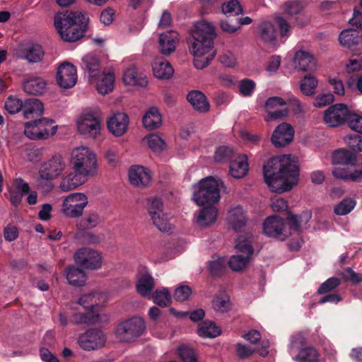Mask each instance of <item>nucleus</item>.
I'll use <instances>...</instances> for the list:
<instances>
[{
  "instance_id": "nucleus-36",
  "label": "nucleus",
  "mask_w": 362,
  "mask_h": 362,
  "mask_svg": "<svg viewBox=\"0 0 362 362\" xmlns=\"http://www.w3.org/2000/svg\"><path fill=\"white\" fill-rule=\"evenodd\" d=\"M66 277L69 284L76 286H83L86 281V276L82 268L74 266H69L66 269Z\"/></svg>"
},
{
  "instance_id": "nucleus-41",
  "label": "nucleus",
  "mask_w": 362,
  "mask_h": 362,
  "mask_svg": "<svg viewBox=\"0 0 362 362\" xmlns=\"http://www.w3.org/2000/svg\"><path fill=\"white\" fill-rule=\"evenodd\" d=\"M197 334L203 338H214L220 335L221 329L214 322L206 320L199 326Z\"/></svg>"
},
{
  "instance_id": "nucleus-33",
  "label": "nucleus",
  "mask_w": 362,
  "mask_h": 362,
  "mask_svg": "<svg viewBox=\"0 0 362 362\" xmlns=\"http://www.w3.org/2000/svg\"><path fill=\"white\" fill-rule=\"evenodd\" d=\"M187 99L192 107L199 112H206L209 109V104L206 96L199 90H192L187 95Z\"/></svg>"
},
{
  "instance_id": "nucleus-16",
  "label": "nucleus",
  "mask_w": 362,
  "mask_h": 362,
  "mask_svg": "<svg viewBox=\"0 0 362 362\" xmlns=\"http://www.w3.org/2000/svg\"><path fill=\"white\" fill-rule=\"evenodd\" d=\"M57 81L64 88L73 87L77 81L76 68L69 62H64L59 66L57 73Z\"/></svg>"
},
{
  "instance_id": "nucleus-58",
  "label": "nucleus",
  "mask_w": 362,
  "mask_h": 362,
  "mask_svg": "<svg viewBox=\"0 0 362 362\" xmlns=\"http://www.w3.org/2000/svg\"><path fill=\"white\" fill-rule=\"evenodd\" d=\"M212 303L213 308L216 312L225 313L230 309V300L226 296H217Z\"/></svg>"
},
{
  "instance_id": "nucleus-12",
  "label": "nucleus",
  "mask_w": 362,
  "mask_h": 362,
  "mask_svg": "<svg viewBox=\"0 0 362 362\" xmlns=\"http://www.w3.org/2000/svg\"><path fill=\"white\" fill-rule=\"evenodd\" d=\"M74 259L76 263L82 269H98L101 267V256L97 251L90 248L78 250L74 255Z\"/></svg>"
},
{
  "instance_id": "nucleus-47",
  "label": "nucleus",
  "mask_w": 362,
  "mask_h": 362,
  "mask_svg": "<svg viewBox=\"0 0 362 362\" xmlns=\"http://www.w3.org/2000/svg\"><path fill=\"white\" fill-rule=\"evenodd\" d=\"M236 157L233 148L222 146L218 147L215 152V160L218 163H230Z\"/></svg>"
},
{
  "instance_id": "nucleus-57",
  "label": "nucleus",
  "mask_w": 362,
  "mask_h": 362,
  "mask_svg": "<svg viewBox=\"0 0 362 362\" xmlns=\"http://www.w3.org/2000/svg\"><path fill=\"white\" fill-rule=\"evenodd\" d=\"M303 11V6L299 1H288L285 4V13L290 20Z\"/></svg>"
},
{
  "instance_id": "nucleus-48",
  "label": "nucleus",
  "mask_w": 362,
  "mask_h": 362,
  "mask_svg": "<svg viewBox=\"0 0 362 362\" xmlns=\"http://www.w3.org/2000/svg\"><path fill=\"white\" fill-rule=\"evenodd\" d=\"M356 202L353 198H344L334 209V213L338 216L349 214L356 206Z\"/></svg>"
},
{
  "instance_id": "nucleus-60",
  "label": "nucleus",
  "mask_w": 362,
  "mask_h": 362,
  "mask_svg": "<svg viewBox=\"0 0 362 362\" xmlns=\"http://www.w3.org/2000/svg\"><path fill=\"white\" fill-rule=\"evenodd\" d=\"M347 124L349 127L358 133L362 134V117L351 111Z\"/></svg>"
},
{
  "instance_id": "nucleus-6",
  "label": "nucleus",
  "mask_w": 362,
  "mask_h": 362,
  "mask_svg": "<svg viewBox=\"0 0 362 362\" xmlns=\"http://www.w3.org/2000/svg\"><path fill=\"white\" fill-rule=\"evenodd\" d=\"M349 23L361 30L350 28L341 31L339 41L342 46L352 51L360 50L362 49V15L360 11L354 10L353 18L349 20Z\"/></svg>"
},
{
  "instance_id": "nucleus-34",
  "label": "nucleus",
  "mask_w": 362,
  "mask_h": 362,
  "mask_svg": "<svg viewBox=\"0 0 362 362\" xmlns=\"http://www.w3.org/2000/svg\"><path fill=\"white\" fill-rule=\"evenodd\" d=\"M155 287L154 279L148 273L143 274L138 279L136 291L142 296H150Z\"/></svg>"
},
{
  "instance_id": "nucleus-30",
  "label": "nucleus",
  "mask_w": 362,
  "mask_h": 362,
  "mask_svg": "<svg viewBox=\"0 0 362 362\" xmlns=\"http://www.w3.org/2000/svg\"><path fill=\"white\" fill-rule=\"evenodd\" d=\"M153 75L159 79H168L174 72L171 64L163 59H156L152 64Z\"/></svg>"
},
{
  "instance_id": "nucleus-14",
  "label": "nucleus",
  "mask_w": 362,
  "mask_h": 362,
  "mask_svg": "<svg viewBox=\"0 0 362 362\" xmlns=\"http://www.w3.org/2000/svg\"><path fill=\"white\" fill-rule=\"evenodd\" d=\"M263 233L269 238L284 240L287 238L285 233L284 219L277 215L269 216L263 223Z\"/></svg>"
},
{
  "instance_id": "nucleus-59",
  "label": "nucleus",
  "mask_w": 362,
  "mask_h": 362,
  "mask_svg": "<svg viewBox=\"0 0 362 362\" xmlns=\"http://www.w3.org/2000/svg\"><path fill=\"white\" fill-rule=\"evenodd\" d=\"M255 86L256 84L253 80L244 78L240 82L239 91L242 95L248 97L252 94Z\"/></svg>"
},
{
  "instance_id": "nucleus-27",
  "label": "nucleus",
  "mask_w": 362,
  "mask_h": 362,
  "mask_svg": "<svg viewBox=\"0 0 362 362\" xmlns=\"http://www.w3.org/2000/svg\"><path fill=\"white\" fill-rule=\"evenodd\" d=\"M178 34L175 31L168 30L159 37V49L164 55H169L175 49V43Z\"/></svg>"
},
{
  "instance_id": "nucleus-25",
  "label": "nucleus",
  "mask_w": 362,
  "mask_h": 362,
  "mask_svg": "<svg viewBox=\"0 0 362 362\" xmlns=\"http://www.w3.org/2000/svg\"><path fill=\"white\" fill-rule=\"evenodd\" d=\"M247 157L245 154L236 156L229 165L230 175L236 179L245 177L248 171Z\"/></svg>"
},
{
  "instance_id": "nucleus-39",
  "label": "nucleus",
  "mask_w": 362,
  "mask_h": 362,
  "mask_svg": "<svg viewBox=\"0 0 362 362\" xmlns=\"http://www.w3.org/2000/svg\"><path fill=\"white\" fill-rule=\"evenodd\" d=\"M23 58L30 63L40 62L45 55L42 47L38 44L28 45L23 49Z\"/></svg>"
},
{
  "instance_id": "nucleus-42",
  "label": "nucleus",
  "mask_w": 362,
  "mask_h": 362,
  "mask_svg": "<svg viewBox=\"0 0 362 362\" xmlns=\"http://www.w3.org/2000/svg\"><path fill=\"white\" fill-rule=\"evenodd\" d=\"M293 359L296 362H318L319 354L315 348L306 346L293 356Z\"/></svg>"
},
{
  "instance_id": "nucleus-32",
  "label": "nucleus",
  "mask_w": 362,
  "mask_h": 362,
  "mask_svg": "<svg viewBox=\"0 0 362 362\" xmlns=\"http://www.w3.org/2000/svg\"><path fill=\"white\" fill-rule=\"evenodd\" d=\"M294 61L298 63L299 69L303 71H313L315 69V59L307 52H297L294 57Z\"/></svg>"
},
{
  "instance_id": "nucleus-8",
  "label": "nucleus",
  "mask_w": 362,
  "mask_h": 362,
  "mask_svg": "<svg viewBox=\"0 0 362 362\" xmlns=\"http://www.w3.org/2000/svg\"><path fill=\"white\" fill-rule=\"evenodd\" d=\"M147 210L153 224L160 231L168 232L171 227L168 216L163 213V203L157 197H150L147 199Z\"/></svg>"
},
{
  "instance_id": "nucleus-9",
  "label": "nucleus",
  "mask_w": 362,
  "mask_h": 362,
  "mask_svg": "<svg viewBox=\"0 0 362 362\" xmlns=\"http://www.w3.org/2000/svg\"><path fill=\"white\" fill-rule=\"evenodd\" d=\"M351 111L344 103L332 105L325 111L323 120L329 127L337 128L347 124Z\"/></svg>"
},
{
  "instance_id": "nucleus-61",
  "label": "nucleus",
  "mask_w": 362,
  "mask_h": 362,
  "mask_svg": "<svg viewBox=\"0 0 362 362\" xmlns=\"http://www.w3.org/2000/svg\"><path fill=\"white\" fill-rule=\"evenodd\" d=\"M346 142L349 147L355 152H362V136L358 134H350Z\"/></svg>"
},
{
  "instance_id": "nucleus-22",
  "label": "nucleus",
  "mask_w": 362,
  "mask_h": 362,
  "mask_svg": "<svg viewBox=\"0 0 362 362\" xmlns=\"http://www.w3.org/2000/svg\"><path fill=\"white\" fill-rule=\"evenodd\" d=\"M107 296L102 292H93L81 296L78 303L86 310L97 311L95 308L105 305Z\"/></svg>"
},
{
  "instance_id": "nucleus-40",
  "label": "nucleus",
  "mask_w": 362,
  "mask_h": 362,
  "mask_svg": "<svg viewBox=\"0 0 362 362\" xmlns=\"http://www.w3.org/2000/svg\"><path fill=\"white\" fill-rule=\"evenodd\" d=\"M217 214V210L214 206L204 207L199 211L197 222L202 226H209L216 221Z\"/></svg>"
},
{
  "instance_id": "nucleus-24",
  "label": "nucleus",
  "mask_w": 362,
  "mask_h": 362,
  "mask_svg": "<svg viewBox=\"0 0 362 362\" xmlns=\"http://www.w3.org/2000/svg\"><path fill=\"white\" fill-rule=\"evenodd\" d=\"M131 184L136 186H146L151 180L149 170L141 165L132 166L129 170Z\"/></svg>"
},
{
  "instance_id": "nucleus-50",
  "label": "nucleus",
  "mask_w": 362,
  "mask_h": 362,
  "mask_svg": "<svg viewBox=\"0 0 362 362\" xmlns=\"http://www.w3.org/2000/svg\"><path fill=\"white\" fill-rule=\"evenodd\" d=\"M306 344V339L302 334H296L291 337L290 344L288 345V352L293 357L296 353L299 352L301 349H304Z\"/></svg>"
},
{
  "instance_id": "nucleus-38",
  "label": "nucleus",
  "mask_w": 362,
  "mask_h": 362,
  "mask_svg": "<svg viewBox=\"0 0 362 362\" xmlns=\"http://www.w3.org/2000/svg\"><path fill=\"white\" fill-rule=\"evenodd\" d=\"M24 91L30 95H41L46 88V83L42 78H33L23 83Z\"/></svg>"
},
{
  "instance_id": "nucleus-18",
  "label": "nucleus",
  "mask_w": 362,
  "mask_h": 362,
  "mask_svg": "<svg viewBox=\"0 0 362 362\" xmlns=\"http://www.w3.org/2000/svg\"><path fill=\"white\" fill-rule=\"evenodd\" d=\"M80 134L95 138L100 132V121L92 114H85L77 124Z\"/></svg>"
},
{
  "instance_id": "nucleus-46",
  "label": "nucleus",
  "mask_w": 362,
  "mask_h": 362,
  "mask_svg": "<svg viewBox=\"0 0 362 362\" xmlns=\"http://www.w3.org/2000/svg\"><path fill=\"white\" fill-rule=\"evenodd\" d=\"M259 34L264 42H273L276 38V30L270 22H262L259 25Z\"/></svg>"
},
{
  "instance_id": "nucleus-45",
  "label": "nucleus",
  "mask_w": 362,
  "mask_h": 362,
  "mask_svg": "<svg viewBox=\"0 0 362 362\" xmlns=\"http://www.w3.org/2000/svg\"><path fill=\"white\" fill-rule=\"evenodd\" d=\"M318 84L317 80L310 74L305 75L300 81L301 92L307 96L313 95Z\"/></svg>"
},
{
  "instance_id": "nucleus-54",
  "label": "nucleus",
  "mask_w": 362,
  "mask_h": 362,
  "mask_svg": "<svg viewBox=\"0 0 362 362\" xmlns=\"http://www.w3.org/2000/svg\"><path fill=\"white\" fill-rule=\"evenodd\" d=\"M221 8L224 14L229 16H237L243 12V8L238 0H230L223 4Z\"/></svg>"
},
{
  "instance_id": "nucleus-63",
  "label": "nucleus",
  "mask_w": 362,
  "mask_h": 362,
  "mask_svg": "<svg viewBox=\"0 0 362 362\" xmlns=\"http://www.w3.org/2000/svg\"><path fill=\"white\" fill-rule=\"evenodd\" d=\"M179 356L183 362H197L194 350L182 345L178 349Z\"/></svg>"
},
{
  "instance_id": "nucleus-35",
  "label": "nucleus",
  "mask_w": 362,
  "mask_h": 362,
  "mask_svg": "<svg viewBox=\"0 0 362 362\" xmlns=\"http://www.w3.org/2000/svg\"><path fill=\"white\" fill-rule=\"evenodd\" d=\"M99 320V315L97 311L86 310L78 311L74 313L71 317V322L75 325L95 324Z\"/></svg>"
},
{
  "instance_id": "nucleus-7",
  "label": "nucleus",
  "mask_w": 362,
  "mask_h": 362,
  "mask_svg": "<svg viewBox=\"0 0 362 362\" xmlns=\"http://www.w3.org/2000/svg\"><path fill=\"white\" fill-rule=\"evenodd\" d=\"M54 121L46 117L34 119L25 123V135L30 139H46L54 135L58 126Z\"/></svg>"
},
{
  "instance_id": "nucleus-29",
  "label": "nucleus",
  "mask_w": 362,
  "mask_h": 362,
  "mask_svg": "<svg viewBox=\"0 0 362 362\" xmlns=\"http://www.w3.org/2000/svg\"><path fill=\"white\" fill-rule=\"evenodd\" d=\"M123 81L125 84L146 87L148 85L146 76L138 73L135 66L129 67L123 75Z\"/></svg>"
},
{
  "instance_id": "nucleus-62",
  "label": "nucleus",
  "mask_w": 362,
  "mask_h": 362,
  "mask_svg": "<svg viewBox=\"0 0 362 362\" xmlns=\"http://www.w3.org/2000/svg\"><path fill=\"white\" fill-rule=\"evenodd\" d=\"M179 356L183 362H197L194 350L182 345L178 349Z\"/></svg>"
},
{
  "instance_id": "nucleus-28",
  "label": "nucleus",
  "mask_w": 362,
  "mask_h": 362,
  "mask_svg": "<svg viewBox=\"0 0 362 362\" xmlns=\"http://www.w3.org/2000/svg\"><path fill=\"white\" fill-rule=\"evenodd\" d=\"M95 83V88L98 92L101 95H106L112 92L115 83V75L113 73H105V71L100 74V77H97L95 81H90Z\"/></svg>"
},
{
  "instance_id": "nucleus-15",
  "label": "nucleus",
  "mask_w": 362,
  "mask_h": 362,
  "mask_svg": "<svg viewBox=\"0 0 362 362\" xmlns=\"http://www.w3.org/2000/svg\"><path fill=\"white\" fill-rule=\"evenodd\" d=\"M105 337L103 332L98 329H90L78 337V343L85 351L98 349L104 346Z\"/></svg>"
},
{
  "instance_id": "nucleus-2",
  "label": "nucleus",
  "mask_w": 362,
  "mask_h": 362,
  "mask_svg": "<svg viewBox=\"0 0 362 362\" xmlns=\"http://www.w3.org/2000/svg\"><path fill=\"white\" fill-rule=\"evenodd\" d=\"M188 41L189 52L194 55L197 69L207 66L216 55L214 39L216 37L214 26L204 21L197 22Z\"/></svg>"
},
{
  "instance_id": "nucleus-56",
  "label": "nucleus",
  "mask_w": 362,
  "mask_h": 362,
  "mask_svg": "<svg viewBox=\"0 0 362 362\" xmlns=\"http://www.w3.org/2000/svg\"><path fill=\"white\" fill-rule=\"evenodd\" d=\"M148 147L156 153H160L163 151L165 142L157 134H150L146 137Z\"/></svg>"
},
{
  "instance_id": "nucleus-55",
  "label": "nucleus",
  "mask_w": 362,
  "mask_h": 362,
  "mask_svg": "<svg viewBox=\"0 0 362 362\" xmlns=\"http://www.w3.org/2000/svg\"><path fill=\"white\" fill-rule=\"evenodd\" d=\"M341 284V280L337 277H331L323 282L317 289L319 294L331 292Z\"/></svg>"
},
{
  "instance_id": "nucleus-19",
  "label": "nucleus",
  "mask_w": 362,
  "mask_h": 362,
  "mask_svg": "<svg viewBox=\"0 0 362 362\" xmlns=\"http://www.w3.org/2000/svg\"><path fill=\"white\" fill-rule=\"evenodd\" d=\"M81 68L88 73L89 81H95L104 72L99 57L93 53L87 54L82 58Z\"/></svg>"
},
{
  "instance_id": "nucleus-43",
  "label": "nucleus",
  "mask_w": 362,
  "mask_h": 362,
  "mask_svg": "<svg viewBox=\"0 0 362 362\" xmlns=\"http://www.w3.org/2000/svg\"><path fill=\"white\" fill-rule=\"evenodd\" d=\"M252 237L249 235H240L235 241L236 250L246 256L252 257L254 249L252 245Z\"/></svg>"
},
{
  "instance_id": "nucleus-17",
  "label": "nucleus",
  "mask_w": 362,
  "mask_h": 362,
  "mask_svg": "<svg viewBox=\"0 0 362 362\" xmlns=\"http://www.w3.org/2000/svg\"><path fill=\"white\" fill-rule=\"evenodd\" d=\"M294 132L291 124L283 122L274 129L271 137L272 142L275 147H284L293 140Z\"/></svg>"
},
{
  "instance_id": "nucleus-51",
  "label": "nucleus",
  "mask_w": 362,
  "mask_h": 362,
  "mask_svg": "<svg viewBox=\"0 0 362 362\" xmlns=\"http://www.w3.org/2000/svg\"><path fill=\"white\" fill-rule=\"evenodd\" d=\"M250 258L249 256H243L242 255H233L230 258L228 265L233 271H241L247 265Z\"/></svg>"
},
{
  "instance_id": "nucleus-4",
  "label": "nucleus",
  "mask_w": 362,
  "mask_h": 362,
  "mask_svg": "<svg viewBox=\"0 0 362 362\" xmlns=\"http://www.w3.org/2000/svg\"><path fill=\"white\" fill-rule=\"evenodd\" d=\"M70 163L75 173L86 178L88 175H93L98 167L95 154L88 148L83 146L72 151Z\"/></svg>"
},
{
  "instance_id": "nucleus-49",
  "label": "nucleus",
  "mask_w": 362,
  "mask_h": 362,
  "mask_svg": "<svg viewBox=\"0 0 362 362\" xmlns=\"http://www.w3.org/2000/svg\"><path fill=\"white\" fill-rule=\"evenodd\" d=\"M99 223V216L96 212H90L82 218L77 223V228L86 230L95 228Z\"/></svg>"
},
{
  "instance_id": "nucleus-13",
  "label": "nucleus",
  "mask_w": 362,
  "mask_h": 362,
  "mask_svg": "<svg viewBox=\"0 0 362 362\" xmlns=\"http://www.w3.org/2000/svg\"><path fill=\"white\" fill-rule=\"evenodd\" d=\"M66 167L65 161L59 154H54L49 160L45 162L40 170V178L52 180L62 174Z\"/></svg>"
},
{
  "instance_id": "nucleus-52",
  "label": "nucleus",
  "mask_w": 362,
  "mask_h": 362,
  "mask_svg": "<svg viewBox=\"0 0 362 362\" xmlns=\"http://www.w3.org/2000/svg\"><path fill=\"white\" fill-rule=\"evenodd\" d=\"M153 299L154 303L163 308L171 302L170 293L166 288L157 289L153 294Z\"/></svg>"
},
{
  "instance_id": "nucleus-64",
  "label": "nucleus",
  "mask_w": 362,
  "mask_h": 362,
  "mask_svg": "<svg viewBox=\"0 0 362 362\" xmlns=\"http://www.w3.org/2000/svg\"><path fill=\"white\" fill-rule=\"evenodd\" d=\"M342 276L346 281H350L354 284L362 282V273H356L351 267L346 268L342 272Z\"/></svg>"
},
{
  "instance_id": "nucleus-1",
  "label": "nucleus",
  "mask_w": 362,
  "mask_h": 362,
  "mask_svg": "<svg viewBox=\"0 0 362 362\" xmlns=\"http://www.w3.org/2000/svg\"><path fill=\"white\" fill-rule=\"evenodd\" d=\"M264 179L272 192L283 193L298 183L299 168L290 155L271 158L263 166Z\"/></svg>"
},
{
  "instance_id": "nucleus-11",
  "label": "nucleus",
  "mask_w": 362,
  "mask_h": 362,
  "mask_svg": "<svg viewBox=\"0 0 362 362\" xmlns=\"http://www.w3.org/2000/svg\"><path fill=\"white\" fill-rule=\"evenodd\" d=\"M88 202V197L84 194L71 193L64 199L62 211L66 216L77 218L82 215Z\"/></svg>"
},
{
  "instance_id": "nucleus-37",
  "label": "nucleus",
  "mask_w": 362,
  "mask_h": 362,
  "mask_svg": "<svg viewBox=\"0 0 362 362\" xmlns=\"http://www.w3.org/2000/svg\"><path fill=\"white\" fill-rule=\"evenodd\" d=\"M142 122L146 129H155L159 127L162 119L158 109L156 107H150L143 117Z\"/></svg>"
},
{
  "instance_id": "nucleus-10",
  "label": "nucleus",
  "mask_w": 362,
  "mask_h": 362,
  "mask_svg": "<svg viewBox=\"0 0 362 362\" xmlns=\"http://www.w3.org/2000/svg\"><path fill=\"white\" fill-rule=\"evenodd\" d=\"M145 328L144 320L134 317L119 324L117 328V334L120 339L129 341L135 337H140Z\"/></svg>"
},
{
  "instance_id": "nucleus-23",
  "label": "nucleus",
  "mask_w": 362,
  "mask_h": 362,
  "mask_svg": "<svg viewBox=\"0 0 362 362\" xmlns=\"http://www.w3.org/2000/svg\"><path fill=\"white\" fill-rule=\"evenodd\" d=\"M228 221L230 226L235 231L239 232L246 226L247 218L246 212L240 206H237L229 211Z\"/></svg>"
},
{
  "instance_id": "nucleus-20",
  "label": "nucleus",
  "mask_w": 362,
  "mask_h": 362,
  "mask_svg": "<svg viewBox=\"0 0 362 362\" xmlns=\"http://www.w3.org/2000/svg\"><path fill=\"white\" fill-rule=\"evenodd\" d=\"M331 163L333 165L355 167L358 165L357 156L346 148H338L332 152Z\"/></svg>"
},
{
  "instance_id": "nucleus-53",
  "label": "nucleus",
  "mask_w": 362,
  "mask_h": 362,
  "mask_svg": "<svg viewBox=\"0 0 362 362\" xmlns=\"http://www.w3.org/2000/svg\"><path fill=\"white\" fill-rule=\"evenodd\" d=\"M4 106L10 114L13 115L22 110L23 102L15 96L10 95L6 98Z\"/></svg>"
},
{
  "instance_id": "nucleus-44",
  "label": "nucleus",
  "mask_w": 362,
  "mask_h": 362,
  "mask_svg": "<svg viewBox=\"0 0 362 362\" xmlns=\"http://www.w3.org/2000/svg\"><path fill=\"white\" fill-rule=\"evenodd\" d=\"M226 267L225 260L218 257L208 262L207 271L212 277H221L226 272Z\"/></svg>"
},
{
  "instance_id": "nucleus-5",
  "label": "nucleus",
  "mask_w": 362,
  "mask_h": 362,
  "mask_svg": "<svg viewBox=\"0 0 362 362\" xmlns=\"http://www.w3.org/2000/svg\"><path fill=\"white\" fill-rule=\"evenodd\" d=\"M222 182L213 177L202 179L198 185V189L193 194V199L199 206L213 204L220 200V185Z\"/></svg>"
},
{
  "instance_id": "nucleus-3",
  "label": "nucleus",
  "mask_w": 362,
  "mask_h": 362,
  "mask_svg": "<svg viewBox=\"0 0 362 362\" xmlns=\"http://www.w3.org/2000/svg\"><path fill=\"white\" fill-rule=\"evenodd\" d=\"M54 26L61 38L74 42L84 36L87 30L88 18L79 11L58 12L54 19Z\"/></svg>"
},
{
  "instance_id": "nucleus-31",
  "label": "nucleus",
  "mask_w": 362,
  "mask_h": 362,
  "mask_svg": "<svg viewBox=\"0 0 362 362\" xmlns=\"http://www.w3.org/2000/svg\"><path fill=\"white\" fill-rule=\"evenodd\" d=\"M86 180L78 173H71L62 179L59 187L63 192L71 191L83 184Z\"/></svg>"
},
{
  "instance_id": "nucleus-21",
  "label": "nucleus",
  "mask_w": 362,
  "mask_h": 362,
  "mask_svg": "<svg viewBox=\"0 0 362 362\" xmlns=\"http://www.w3.org/2000/svg\"><path fill=\"white\" fill-rule=\"evenodd\" d=\"M129 122V117L126 113L118 112L107 121V128L115 136H120L127 132Z\"/></svg>"
},
{
  "instance_id": "nucleus-26",
  "label": "nucleus",
  "mask_w": 362,
  "mask_h": 362,
  "mask_svg": "<svg viewBox=\"0 0 362 362\" xmlns=\"http://www.w3.org/2000/svg\"><path fill=\"white\" fill-rule=\"evenodd\" d=\"M23 114L25 119H33L44 112L43 103L37 98H28L23 102Z\"/></svg>"
}]
</instances>
